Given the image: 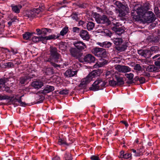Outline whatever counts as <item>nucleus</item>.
<instances>
[{
	"mask_svg": "<svg viewBox=\"0 0 160 160\" xmlns=\"http://www.w3.org/2000/svg\"><path fill=\"white\" fill-rule=\"evenodd\" d=\"M148 9L149 7L148 5L144 7L140 5H135L133 10L131 12L133 20L134 21H138L140 18H143Z\"/></svg>",
	"mask_w": 160,
	"mask_h": 160,
	"instance_id": "obj_1",
	"label": "nucleus"
},
{
	"mask_svg": "<svg viewBox=\"0 0 160 160\" xmlns=\"http://www.w3.org/2000/svg\"><path fill=\"white\" fill-rule=\"evenodd\" d=\"M50 56L48 59H45L47 62H50L52 65L55 67H60V65L53 63V62H60L59 59H60V55L57 52V49L55 47H50Z\"/></svg>",
	"mask_w": 160,
	"mask_h": 160,
	"instance_id": "obj_2",
	"label": "nucleus"
},
{
	"mask_svg": "<svg viewBox=\"0 0 160 160\" xmlns=\"http://www.w3.org/2000/svg\"><path fill=\"white\" fill-rule=\"evenodd\" d=\"M44 9V7L40 8H34L32 10H28L25 12L24 16L27 18L31 19L38 16L40 12Z\"/></svg>",
	"mask_w": 160,
	"mask_h": 160,
	"instance_id": "obj_3",
	"label": "nucleus"
},
{
	"mask_svg": "<svg viewBox=\"0 0 160 160\" xmlns=\"http://www.w3.org/2000/svg\"><path fill=\"white\" fill-rule=\"evenodd\" d=\"M92 52L94 55L101 58H105L107 56L106 50L103 48H95L92 50Z\"/></svg>",
	"mask_w": 160,
	"mask_h": 160,
	"instance_id": "obj_4",
	"label": "nucleus"
},
{
	"mask_svg": "<svg viewBox=\"0 0 160 160\" xmlns=\"http://www.w3.org/2000/svg\"><path fill=\"white\" fill-rule=\"evenodd\" d=\"M94 16H95V20L98 23L101 24L107 23L108 25L110 24L111 21L106 15L100 16L99 14L97 12H95L94 13Z\"/></svg>",
	"mask_w": 160,
	"mask_h": 160,
	"instance_id": "obj_5",
	"label": "nucleus"
},
{
	"mask_svg": "<svg viewBox=\"0 0 160 160\" xmlns=\"http://www.w3.org/2000/svg\"><path fill=\"white\" fill-rule=\"evenodd\" d=\"M107 82L103 81L102 79H98L95 81L92 85V87L89 88L90 90L96 91L102 89L106 84Z\"/></svg>",
	"mask_w": 160,
	"mask_h": 160,
	"instance_id": "obj_6",
	"label": "nucleus"
},
{
	"mask_svg": "<svg viewBox=\"0 0 160 160\" xmlns=\"http://www.w3.org/2000/svg\"><path fill=\"white\" fill-rule=\"evenodd\" d=\"M59 37V35H57V36L55 35H51L49 36L45 37H36L34 36L32 38V41L34 42H37L39 41H42L43 43L46 42L47 40H50L52 39H56L58 38Z\"/></svg>",
	"mask_w": 160,
	"mask_h": 160,
	"instance_id": "obj_7",
	"label": "nucleus"
},
{
	"mask_svg": "<svg viewBox=\"0 0 160 160\" xmlns=\"http://www.w3.org/2000/svg\"><path fill=\"white\" fill-rule=\"evenodd\" d=\"M143 18L148 23L153 22L156 18L155 15L151 11H147Z\"/></svg>",
	"mask_w": 160,
	"mask_h": 160,
	"instance_id": "obj_8",
	"label": "nucleus"
},
{
	"mask_svg": "<svg viewBox=\"0 0 160 160\" xmlns=\"http://www.w3.org/2000/svg\"><path fill=\"white\" fill-rule=\"evenodd\" d=\"M115 68L119 72L126 73L131 71V68L128 66L116 65Z\"/></svg>",
	"mask_w": 160,
	"mask_h": 160,
	"instance_id": "obj_9",
	"label": "nucleus"
},
{
	"mask_svg": "<svg viewBox=\"0 0 160 160\" xmlns=\"http://www.w3.org/2000/svg\"><path fill=\"white\" fill-rule=\"evenodd\" d=\"M8 81L7 79L3 78L0 79V89L7 92H9V88L8 87H6L5 84Z\"/></svg>",
	"mask_w": 160,
	"mask_h": 160,
	"instance_id": "obj_10",
	"label": "nucleus"
},
{
	"mask_svg": "<svg viewBox=\"0 0 160 160\" xmlns=\"http://www.w3.org/2000/svg\"><path fill=\"white\" fill-rule=\"evenodd\" d=\"M72 44L78 49L82 50L86 48V47L85 44L82 42L79 41L72 42Z\"/></svg>",
	"mask_w": 160,
	"mask_h": 160,
	"instance_id": "obj_11",
	"label": "nucleus"
},
{
	"mask_svg": "<svg viewBox=\"0 0 160 160\" xmlns=\"http://www.w3.org/2000/svg\"><path fill=\"white\" fill-rule=\"evenodd\" d=\"M95 58L94 56L91 54H88L85 56L82 60L85 62L88 63L94 62Z\"/></svg>",
	"mask_w": 160,
	"mask_h": 160,
	"instance_id": "obj_12",
	"label": "nucleus"
},
{
	"mask_svg": "<svg viewBox=\"0 0 160 160\" xmlns=\"http://www.w3.org/2000/svg\"><path fill=\"white\" fill-rule=\"evenodd\" d=\"M115 4L119 9H121L122 10L126 11L127 12H128L129 11V8L127 5H125L119 1L116 2Z\"/></svg>",
	"mask_w": 160,
	"mask_h": 160,
	"instance_id": "obj_13",
	"label": "nucleus"
},
{
	"mask_svg": "<svg viewBox=\"0 0 160 160\" xmlns=\"http://www.w3.org/2000/svg\"><path fill=\"white\" fill-rule=\"evenodd\" d=\"M138 53L145 58H148L151 57V52L149 50L145 49L143 50H138Z\"/></svg>",
	"mask_w": 160,
	"mask_h": 160,
	"instance_id": "obj_14",
	"label": "nucleus"
},
{
	"mask_svg": "<svg viewBox=\"0 0 160 160\" xmlns=\"http://www.w3.org/2000/svg\"><path fill=\"white\" fill-rule=\"evenodd\" d=\"M32 87L36 89L41 88L43 85V83L40 80L33 82L31 84Z\"/></svg>",
	"mask_w": 160,
	"mask_h": 160,
	"instance_id": "obj_15",
	"label": "nucleus"
},
{
	"mask_svg": "<svg viewBox=\"0 0 160 160\" xmlns=\"http://www.w3.org/2000/svg\"><path fill=\"white\" fill-rule=\"evenodd\" d=\"M71 54L72 56L76 58H78L80 57L82 55V54L80 53L76 49L72 48L71 50Z\"/></svg>",
	"mask_w": 160,
	"mask_h": 160,
	"instance_id": "obj_16",
	"label": "nucleus"
},
{
	"mask_svg": "<svg viewBox=\"0 0 160 160\" xmlns=\"http://www.w3.org/2000/svg\"><path fill=\"white\" fill-rule=\"evenodd\" d=\"M91 81V79L87 76L85 78L82 79L79 86L80 87L83 88Z\"/></svg>",
	"mask_w": 160,
	"mask_h": 160,
	"instance_id": "obj_17",
	"label": "nucleus"
},
{
	"mask_svg": "<svg viewBox=\"0 0 160 160\" xmlns=\"http://www.w3.org/2000/svg\"><path fill=\"white\" fill-rule=\"evenodd\" d=\"M116 80V82L117 86L122 85L124 83L123 78L122 77L118 75H115L114 76Z\"/></svg>",
	"mask_w": 160,
	"mask_h": 160,
	"instance_id": "obj_18",
	"label": "nucleus"
},
{
	"mask_svg": "<svg viewBox=\"0 0 160 160\" xmlns=\"http://www.w3.org/2000/svg\"><path fill=\"white\" fill-rule=\"evenodd\" d=\"M112 29L116 34L120 35L124 32L125 28L123 26H121L120 28H112Z\"/></svg>",
	"mask_w": 160,
	"mask_h": 160,
	"instance_id": "obj_19",
	"label": "nucleus"
},
{
	"mask_svg": "<svg viewBox=\"0 0 160 160\" xmlns=\"http://www.w3.org/2000/svg\"><path fill=\"white\" fill-rule=\"evenodd\" d=\"M79 34L80 37L84 40L88 41L90 38L88 32L86 30H81Z\"/></svg>",
	"mask_w": 160,
	"mask_h": 160,
	"instance_id": "obj_20",
	"label": "nucleus"
},
{
	"mask_svg": "<svg viewBox=\"0 0 160 160\" xmlns=\"http://www.w3.org/2000/svg\"><path fill=\"white\" fill-rule=\"evenodd\" d=\"M12 11L14 12L18 13L20 12V9L22 8V6L20 5H16L12 4L11 5Z\"/></svg>",
	"mask_w": 160,
	"mask_h": 160,
	"instance_id": "obj_21",
	"label": "nucleus"
},
{
	"mask_svg": "<svg viewBox=\"0 0 160 160\" xmlns=\"http://www.w3.org/2000/svg\"><path fill=\"white\" fill-rule=\"evenodd\" d=\"M100 71L99 69L95 70L90 73L88 76L91 79V80L92 79L97 76L99 75Z\"/></svg>",
	"mask_w": 160,
	"mask_h": 160,
	"instance_id": "obj_22",
	"label": "nucleus"
},
{
	"mask_svg": "<svg viewBox=\"0 0 160 160\" xmlns=\"http://www.w3.org/2000/svg\"><path fill=\"white\" fill-rule=\"evenodd\" d=\"M54 89V88L53 86L47 85L43 90L41 91V92L42 93L45 94L52 91Z\"/></svg>",
	"mask_w": 160,
	"mask_h": 160,
	"instance_id": "obj_23",
	"label": "nucleus"
},
{
	"mask_svg": "<svg viewBox=\"0 0 160 160\" xmlns=\"http://www.w3.org/2000/svg\"><path fill=\"white\" fill-rule=\"evenodd\" d=\"M108 60L103 59L102 62L96 63L94 65V67L95 68L102 67L106 65L108 63Z\"/></svg>",
	"mask_w": 160,
	"mask_h": 160,
	"instance_id": "obj_24",
	"label": "nucleus"
},
{
	"mask_svg": "<svg viewBox=\"0 0 160 160\" xmlns=\"http://www.w3.org/2000/svg\"><path fill=\"white\" fill-rule=\"evenodd\" d=\"M97 44L100 46L105 48H109L112 45V43L109 42H104L102 43L98 42Z\"/></svg>",
	"mask_w": 160,
	"mask_h": 160,
	"instance_id": "obj_25",
	"label": "nucleus"
},
{
	"mask_svg": "<svg viewBox=\"0 0 160 160\" xmlns=\"http://www.w3.org/2000/svg\"><path fill=\"white\" fill-rule=\"evenodd\" d=\"M78 13L74 12L71 15V19L72 20V23L74 22H78L80 19L78 17Z\"/></svg>",
	"mask_w": 160,
	"mask_h": 160,
	"instance_id": "obj_26",
	"label": "nucleus"
},
{
	"mask_svg": "<svg viewBox=\"0 0 160 160\" xmlns=\"http://www.w3.org/2000/svg\"><path fill=\"white\" fill-rule=\"evenodd\" d=\"M42 71L44 75H47L52 74V70L50 68L46 67L43 68Z\"/></svg>",
	"mask_w": 160,
	"mask_h": 160,
	"instance_id": "obj_27",
	"label": "nucleus"
},
{
	"mask_svg": "<svg viewBox=\"0 0 160 160\" xmlns=\"http://www.w3.org/2000/svg\"><path fill=\"white\" fill-rule=\"evenodd\" d=\"M158 70V68L154 65H149L146 68V71L148 72H155Z\"/></svg>",
	"mask_w": 160,
	"mask_h": 160,
	"instance_id": "obj_28",
	"label": "nucleus"
},
{
	"mask_svg": "<svg viewBox=\"0 0 160 160\" xmlns=\"http://www.w3.org/2000/svg\"><path fill=\"white\" fill-rule=\"evenodd\" d=\"M113 42L117 46H119L122 42V39L121 38H115L113 39Z\"/></svg>",
	"mask_w": 160,
	"mask_h": 160,
	"instance_id": "obj_29",
	"label": "nucleus"
},
{
	"mask_svg": "<svg viewBox=\"0 0 160 160\" xmlns=\"http://www.w3.org/2000/svg\"><path fill=\"white\" fill-rule=\"evenodd\" d=\"M127 46L124 44H121L119 46L116 47V49L118 51L122 52L125 51L127 48Z\"/></svg>",
	"mask_w": 160,
	"mask_h": 160,
	"instance_id": "obj_30",
	"label": "nucleus"
},
{
	"mask_svg": "<svg viewBox=\"0 0 160 160\" xmlns=\"http://www.w3.org/2000/svg\"><path fill=\"white\" fill-rule=\"evenodd\" d=\"M32 33L29 32H26L22 35L23 38L25 40H29L31 38Z\"/></svg>",
	"mask_w": 160,
	"mask_h": 160,
	"instance_id": "obj_31",
	"label": "nucleus"
},
{
	"mask_svg": "<svg viewBox=\"0 0 160 160\" xmlns=\"http://www.w3.org/2000/svg\"><path fill=\"white\" fill-rule=\"evenodd\" d=\"M14 97H10L7 95H1L0 96V100H8L10 101H12Z\"/></svg>",
	"mask_w": 160,
	"mask_h": 160,
	"instance_id": "obj_32",
	"label": "nucleus"
},
{
	"mask_svg": "<svg viewBox=\"0 0 160 160\" xmlns=\"http://www.w3.org/2000/svg\"><path fill=\"white\" fill-rule=\"evenodd\" d=\"M31 78L29 76L21 77L20 79V83L21 84H24L27 80L30 79Z\"/></svg>",
	"mask_w": 160,
	"mask_h": 160,
	"instance_id": "obj_33",
	"label": "nucleus"
},
{
	"mask_svg": "<svg viewBox=\"0 0 160 160\" xmlns=\"http://www.w3.org/2000/svg\"><path fill=\"white\" fill-rule=\"evenodd\" d=\"M95 26V24L92 22H89L87 24V28L88 30L93 29Z\"/></svg>",
	"mask_w": 160,
	"mask_h": 160,
	"instance_id": "obj_34",
	"label": "nucleus"
},
{
	"mask_svg": "<svg viewBox=\"0 0 160 160\" xmlns=\"http://www.w3.org/2000/svg\"><path fill=\"white\" fill-rule=\"evenodd\" d=\"M78 72V70H76L75 71H73L71 69V79H72L73 80L72 84L74 83V82H75L76 81V80L73 79L72 77L75 76V77H77V74Z\"/></svg>",
	"mask_w": 160,
	"mask_h": 160,
	"instance_id": "obj_35",
	"label": "nucleus"
},
{
	"mask_svg": "<svg viewBox=\"0 0 160 160\" xmlns=\"http://www.w3.org/2000/svg\"><path fill=\"white\" fill-rule=\"evenodd\" d=\"M116 11L119 13L118 16L119 17H124L126 15V13H127L126 11L122 10L121 9H116Z\"/></svg>",
	"mask_w": 160,
	"mask_h": 160,
	"instance_id": "obj_36",
	"label": "nucleus"
},
{
	"mask_svg": "<svg viewBox=\"0 0 160 160\" xmlns=\"http://www.w3.org/2000/svg\"><path fill=\"white\" fill-rule=\"evenodd\" d=\"M68 31V28L65 27L63 28L60 32V34L62 36H63L66 34Z\"/></svg>",
	"mask_w": 160,
	"mask_h": 160,
	"instance_id": "obj_37",
	"label": "nucleus"
},
{
	"mask_svg": "<svg viewBox=\"0 0 160 160\" xmlns=\"http://www.w3.org/2000/svg\"><path fill=\"white\" fill-rule=\"evenodd\" d=\"M104 33L105 36L109 37H111L112 35V33L108 29L104 30Z\"/></svg>",
	"mask_w": 160,
	"mask_h": 160,
	"instance_id": "obj_38",
	"label": "nucleus"
},
{
	"mask_svg": "<svg viewBox=\"0 0 160 160\" xmlns=\"http://www.w3.org/2000/svg\"><path fill=\"white\" fill-rule=\"evenodd\" d=\"M80 28L77 27H74L72 28V32L74 34L78 33L79 32Z\"/></svg>",
	"mask_w": 160,
	"mask_h": 160,
	"instance_id": "obj_39",
	"label": "nucleus"
},
{
	"mask_svg": "<svg viewBox=\"0 0 160 160\" xmlns=\"http://www.w3.org/2000/svg\"><path fill=\"white\" fill-rule=\"evenodd\" d=\"M109 84L110 86L114 87L116 85H117L116 82V81L114 80H110L109 81Z\"/></svg>",
	"mask_w": 160,
	"mask_h": 160,
	"instance_id": "obj_40",
	"label": "nucleus"
},
{
	"mask_svg": "<svg viewBox=\"0 0 160 160\" xmlns=\"http://www.w3.org/2000/svg\"><path fill=\"white\" fill-rule=\"evenodd\" d=\"M50 30V29L47 28H42L41 29V34L46 35L47 32H49Z\"/></svg>",
	"mask_w": 160,
	"mask_h": 160,
	"instance_id": "obj_41",
	"label": "nucleus"
},
{
	"mask_svg": "<svg viewBox=\"0 0 160 160\" xmlns=\"http://www.w3.org/2000/svg\"><path fill=\"white\" fill-rule=\"evenodd\" d=\"M143 151L144 150L143 148H141L139 149H138L137 150V152L135 154V156H139V155L142 154L143 152Z\"/></svg>",
	"mask_w": 160,
	"mask_h": 160,
	"instance_id": "obj_42",
	"label": "nucleus"
},
{
	"mask_svg": "<svg viewBox=\"0 0 160 160\" xmlns=\"http://www.w3.org/2000/svg\"><path fill=\"white\" fill-rule=\"evenodd\" d=\"M58 144L59 145H62L65 144L68 145V144L66 143V141H65L64 140L61 138L59 139L58 140Z\"/></svg>",
	"mask_w": 160,
	"mask_h": 160,
	"instance_id": "obj_43",
	"label": "nucleus"
},
{
	"mask_svg": "<svg viewBox=\"0 0 160 160\" xmlns=\"http://www.w3.org/2000/svg\"><path fill=\"white\" fill-rule=\"evenodd\" d=\"M125 76L127 78L130 80H132L133 78V74L132 73H130L129 74H125Z\"/></svg>",
	"mask_w": 160,
	"mask_h": 160,
	"instance_id": "obj_44",
	"label": "nucleus"
},
{
	"mask_svg": "<svg viewBox=\"0 0 160 160\" xmlns=\"http://www.w3.org/2000/svg\"><path fill=\"white\" fill-rule=\"evenodd\" d=\"M70 154L69 152H66L65 154L64 158L65 160H70Z\"/></svg>",
	"mask_w": 160,
	"mask_h": 160,
	"instance_id": "obj_45",
	"label": "nucleus"
},
{
	"mask_svg": "<svg viewBox=\"0 0 160 160\" xmlns=\"http://www.w3.org/2000/svg\"><path fill=\"white\" fill-rule=\"evenodd\" d=\"M142 67L139 64H136L135 66L134 69L138 70V71H140L141 70Z\"/></svg>",
	"mask_w": 160,
	"mask_h": 160,
	"instance_id": "obj_46",
	"label": "nucleus"
},
{
	"mask_svg": "<svg viewBox=\"0 0 160 160\" xmlns=\"http://www.w3.org/2000/svg\"><path fill=\"white\" fill-rule=\"evenodd\" d=\"M151 41L154 42H156L159 41V38L157 36H156L152 38Z\"/></svg>",
	"mask_w": 160,
	"mask_h": 160,
	"instance_id": "obj_47",
	"label": "nucleus"
},
{
	"mask_svg": "<svg viewBox=\"0 0 160 160\" xmlns=\"http://www.w3.org/2000/svg\"><path fill=\"white\" fill-rule=\"evenodd\" d=\"M64 75L66 77H70V69H68L65 72Z\"/></svg>",
	"mask_w": 160,
	"mask_h": 160,
	"instance_id": "obj_48",
	"label": "nucleus"
},
{
	"mask_svg": "<svg viewBox=\"0 0 160 160\" xmlns=\"http://www.w3.org/2000/svg\"><path fill=\"white\" fill-rule=\"evenodd\" d=\"M90 158L92 160H100V159L98 156L95 155H93Z\"/></svg>",
	"mask_w": 160,
	"mask_h": 160,
	"instance_id": "obj_49",
	"label": "nucleus"
},
{
	"mask_svg": "<svg viewBox=\"0 0 160 160\" xmlns=\"http://www.w3.org/2000/svg\"><path fill=\"white\" fill-rule=\"evenodd\" d=\"M17 20L16 18L14 17L13 19H11L8 22V24L9 26L12 25V22L15 21Z\"/></svg>",
	"mask_w": 160,
	"mask_h": 160,
	"instance_id": "obj_50",
	"label": "nucleus"
},
{
	"mask_svg": "<svg viewBox=\"0 0 160 160\" xmlns=\"http://www.w3.org/2000/svg\"><path fill=\"white\" fill-rule=\"evenodd\" d=\"M145 79L142 77H140V78L139 81L140 83L141 84L144 83L145 82Z\"/></svg>",
	"mask_w": 160,
	"mask_h": 160,
	"instance_id": "obj_51",
	"label": "nucleus"
},
{
	"mask_svg": "<svg viewBox=\"0 0 160 160\" xmlns=\"http://www.w3.org/2000/svg\"><path fill=\"white\" fill-rule=\"evenodd\" d=\"M131 156V154L127 153L124 154V155L123 156V158H130Z\"/></svg>",
	"mask_w": 160,
	"mask_h": 160,
	"instance_id": "obj_52",
	"label": "nucleus"
},
{
	"mask_svg": "<svg viewBox=\"0 0 160 160\" xmlns=\"http://www.w3.org/2000/svg\"><path fill=\"white\" fill-rule=\"evenodd\" d=\"M155 64L156 66L160 67V57L155 62Z\"/></svg>",
	"mask_w": 160,
	"mask_h": 160,
	"instance_id": "obj_53",
	"label": "nucleus"
},
{
	"mask_svg": "<svg viewBox=\"0 0 160 160\" xmlns=\"http://www.w3.org/2000/svg\"><path fill=\"white\" fill-rule=\"evenodd\" d=\"M114 25L115 26L112 28H120L121 26H122L121 24H120L119 22H117Z\"/></svg>",
	"mask_w": 160,
	"mask_h": 160,
	"instance_id": "obj_54",
	"label": "nucleus"
},
{
	"mask_svg": "<svg viewBox=\"0 0 160 160\" xmlns=\"http://www.w3.org/2000/svg\"><path fill=\"white\" fill-rule=\"evenodd\" d=\"M124 151H121L120 152V156H119V158H123V156L124 155Z\"/></svg>",
	"mask_w": 160,
	"mask_h": 160,
	"instance_id": "obj_55",
	"label": "nucleus"
},
{
	"mask_svg": "<svg viewBox=\"0 0 160 160\" xmlns=\"http://www.w3.org/2000/svg\"><path fill=\"white\" fill-rule=\"evenodd\" d=\"M23 95H22L20 97V98L19 99H15V100L17 101L18 102L22 104L23 103L22 102V101L21 98L22 97H23Z\"/></svg>",
	"mask_w": 160,
	"mask_h": 160,
	"instance_id": "obj_56",
	"label": "nucleus"
},
{
	"mask_svg": "<svg viewBox=\"0 0 160 160\" xmlns=\"http://www.w3.org/2000/svg\"><path fill=\"white\" fill-rule=\"evenodd\" d=\"M121 122L124 124L126 128L128 126V124L127 121H122Z\"/></svg>",
	"mask_w": 160,
	"mask_h": 160,
	"instance_id": "obj_57",
	"label": "nucleus"
},
{
	"mask_svg": "<svg viewBox=\"0 0 160 160\" xmlns=\"http://www.w3.org/2000/svg\"><path fill=\"white\" fill-rule=\"evenodd\" d=\"M159 9L157 7H155L154 8V11L156 14H157L158 13Z\"/></svg>",
	"mask_w": 160,
	"mask_h": 160,
	"instance_id": "obj_58",
	"label": "nucleus"
},
{
	"mask_svg": "<svg viewBox=\"0 0 160 160\" xmlns=\"http://www.w3.org/2000/svg\"><path fill=\"white\" fill-rule=\"evenodd\" d=\"M37 34L38 35H40L42 34L41 29H40L39 28L36 29Z\"/></svg>",
	"mask_w": 160,
	"mask_h": 160,
	"instance_id": "obj_59",
	"label": "nucleus"
},
{
	"mask_svg": "<svg viewBox=\"0 0 160 160\" xmlns=\"http://www.w3.org/2000/svg\"><path fill=\"white\" fill-rule=\"evenodd\" d=\"M78 22V24L79 26L82 25L84 24V22L82 20H79Z\"/></svg>",
	"mask_w": 160,
	"mask_h": 160,
	"instance_id": "obj_60",
	"label": "nucleus"
},
{
	"mask_svg": "<svg viewBox=\"0 0 160 160\" xmlns=\"http://www.w3.org/2000/svg\"><path fill=\"white\" fill-rule=\"evenodd\" d=\"M143 75L144 76L146 77H149L150 76V74L148 72H144L143 73Z\"/></svg>",
	"mask_w": 160,
	"mask_h": 160,
	"instance_id": "obj_61",
	"label": "nucleus"
},
{
	"mask_svg": "<svg viewBox=\"0 0 160 160\" xmlns=\"http://www.w3.org/2000/svg\"><path fill=\"white\" fill-rule=\"evenodd\" d=\"M52 160H60V159L59 157L56 156L52 158Z\"/></svg>",
	"mask_w": 160,
	"mask_h": 160,
	"instance_id": "obj_62",
	"label": "nucleus"
},
{
	"mask_svg": "<svg viewBox=\"0 0 160 160\" xmlns=\"http://www.w3.org/2000/svg\"><path fill=\"white\" fill-rule=\"evenodd\" d=\"M7 66H10V67H11L13 65V63L12 62H8L7 63Z\"/></svg>",
	"mask_w": 160,
	"mask_h": 160,
	"instance_id": "obj_63",
	"label": "nucleus"
},
{
	"mask_svg": "<svg viewBox=\"0 0 160 160\" xmlns=\"http://www.w3.org/2000/svg\"><path fill=\"white\" fill-rule=\"evenodd\" d=\"M66 0H63V2H58V3L57 4V5L59 6V5H60V4L62 5V3H66L67 2H66Z\"/></svg>",
	"mask_w": 160,
	"mask_h": 160,
	"instance_id": "obj_64",
	"label": "nucleus"
}]
</instances>
